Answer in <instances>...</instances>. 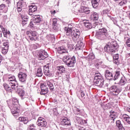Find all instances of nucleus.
I'll use <instances>...</instances> for the list:
<instances>
[{
    "instance_id": "f257e3e1",
    "label": "nucleus",
    "mask_w": 130,
    "mask_h": 130,
    "mask_svg": "<svg viewBox=\"0 0 130 130\" xmlns=\"http://www.w3.org/2000/svg\"><path fill=\"white\" fill-rule=\"evenodd\" d=\"M11 88V90H14L15 92L18 93L19 96L21 97V99H24V96L25 95V91L24 89L22 88V87L19 86L18 82L15 81V82H9Z\"/></svg>"
},
{
    "instance_id": "f03ea898",
    "label": "nucleus",
    "mask_w": 130,
    "mask_h": 130,
    "mask_svg": "<svg viewBox=\"0 0 130 130\" xmlns=\"http://www.w3.org/2000/svg\"><path fill=\"white\" fill-rule=\"evenodd\" d=\"M95 37L100 40L109 39V33L107 32L106 28H100L99 30L95 34Z\"/></svg>"
},
{
    "instance_id": "7ed1b4c3",
    "label": "nucleus",
    "mask_w": 130,
    "mask_h": 130,
    "mask_svg": "<svg viewBox=\"0 0 130 130\" xmlns=\"http://www.w3.org/2000/svg\"><path fill=\"white\" fill-rule=\"evenodd\" d=\"M104 49L106 51L109 52V53L113 54V53L117 51L118 49V44H117V43L115 41H112L105 47Z\"/></svg>"
},
{
    "instance_id": "20e7f679",
    "label": "nucleus",
    "mask_w": 130,
    "mask_h": 130,
    "mask_svg": "<svg viewBox=\"0 0 130 130\" xmlns=\"http://www.w3.org/2000/svg\"><path fill=\"white\" fill-rule=\"evenodd\" d=\"M66 35L69 38H72L75 41H77L81 35V32L78 29L72 30L71 28H68L66 31Z\"/></svg>"
},
{
    "instance_id": "39448f33",
    "label": "nucleus",
    "mask_w": 130,
    "mask_h": 130,
    "mask_svg": "<svg viewBox=\"0 0 130 130\" xmlns=\"http://www.w3.org/2000/svg\"><path fill=\"white\" fill-rule=\"evenodd\" d=\"M7 104L9 108H14V107H18L19 105V101L16 98L7 101Z\"/></svg>"
},
{
    "instance_id": "423d86ee",
    "label": "nucleus",
    "mask_w": 130,
    "mask_h": 130,
    "mask_svg": "<svg viewBox=\"0 0 130 130\" xmlns=\"http://www.w3.org/2000/svg\"><path fill=\"white\" fill-rule=\"evenodd\" d=\"M110 90L113 95L117 96L122 91V87H118L115 85H113L110 88Z\"/></svg>"
},
{
    "instance_id": "0eeeda50",
    "label": "nucleus",
    "mask_w": 130,
    "mask_h": 130,
    "mask_svg": "<svg viewBox=\"0 0 130 130\" xmlns=\"http://www.w3.org/2000/svg\"><path fill=\"white\" fill-rule=\"evenodd\" d=\"M37 56L39 60H43L48 57V54L45 50H40L37 54Z\"/></svg>"
},
{
    "instance_id": "6e6552de",
    "label": "nucleus",
    "mask_w": 130,
    "mask_h": 130,
    "mask_svg": "<svg viewBox=\"0 0 130 130\" xmlns=\"http://www.w3.org/2000/svg\"><path fill=\"white\" fill-rule=\"evenodd\" d=\"M33 18H34V19L32 20H30L29 23V26L31 27H33L35 24H39L42 21V18H40V16L39 15L33 16Z\"/></svg>"
},
{
    "instance_id": "1a4fd4ad",
    "label": "nucleus",
    "mask_w": 130,
    "mask_h": 130,
    "mask_svg": "<svg viewBox=\"0 0 130 130\" xmlns=\"http://www.w3.org/2000/svg\"><path fill=\"white\" fill-rule=\"evenodd\" d=\"M44 73L45 76L49 78L53 77V72L49 71V66H48V65L44 66Z\"/></svg>"
},
{
    "instance_id": "9d476101",
    "label": "nucleus",
    "mask_w": 130,
    "mask_h": 130,
    "mask_svg": "<svg viewBox=\"0 0 130 130\" xmlns=\"http://www.w3.org/2000/svg\"><path fill=\"white\" fill-rule=\"evenodd\" d=\"M25 7L26 2L22 0L19 1L17 4V12L18 13H21V12H22V10H23V9H25Z\"/></svg>"
},
{
    "instance_id": "9b49d317",
    "label": "nucleus",
    "mask_w": 130,
    "mask_h": 130,
    "mask_svg": "<svg viewBox=\"0 0 130 130\" xmlns=\"http://www.w3.org/2000/svg\"><path fill=\"white\" fill-rule=\"evenodd\" d=\"M18 78L19 81L21 83H26V81H27V74L20 71L18 74Z\"/></svg>"
},
{
    "instance_id": "f8f14e48",
    "label": "nucleus",
    "mask_w": 130,
    "mask_h": 130,
    "mask_svg": "<svg viewBox=\"0 0 130 130\" xmlns=\"http://www.w3.org/2000/svg\"><path fill=\"white\" fill-rule=\"evenodd\" d=\"M26 34L27 35H28V37H29L30 40L31 41L33 40H37V38H38V36H37V32H36V31H32L31 30L30 31H27L26 32Z\"/></svg>"
},
{
    "instance_id": "ddd939ff",
    "label": "nucleus",
    "mask_w": 130,
    "mask_h": 130,
    "mask_svg": "<svg viewBox=\"0 0 130 130\" xmlns=\"http://www.w3.org/2000/svg\"><path fill=\"white\" fill-rule=\"evenodd\" d=\"M10 109H11V113H12L15 118L20 116V108H18V107L10 108Z\"/></svg>"
},
{
    "instance_id": "4468645a",
    "label": "nucleus",
    "mask_w": 130,
    "mask_h": 130,
    "mask_svg": "<svg viewBox=\"0 0 130 130\" xmlns=\"http://www.w3.org/2000/svg\"><path fill=\"white\" fill-rule=\"evenodd\" d=\"M57 72H56V76H60L66 73V68L63 66H58L56 68Z\"/></svg>"
},
{
    "instance_id": "2eb2a0df",
    "label": "nucleus",
    "mask_w": 130,
    "mask_h": 130,
    "mask_svg": "<svg viewBox=\"0 0 130 130\" xmlns=\"http://www.w3.org/2000/svg\"><path fill=\"white\" fill-rule=\"evenodd\" d=\"M122 118L125 121L124 123L125 127H130V117L126 114H123Z\"/></svg>"
},
{
    "instance_id": "dca6fc26",
    "label": "nucleus",
    "mask_w": 130,
    "mask_h": 130,
    "mask_svg": "<svg viewBox=\"0 0 130 130\" xmlns=\"http://www.w3.org/2000/svg\"><path fill=\"white\" fill-rule=\"evenodd\" d=\"M38 121V126H41V127H46V125H47V122L45 119H43L41 117L39 118Z\"/></svg>"
},
{
    "instance_id": "f3484780",
    "label": "nucleus",
    "mask_w": 130,
    "mask_h": 130,
    "mask_svg": "<svg viewBox=\"0 0 130 130\" xmlns=\"http://www.w3.org/2000/svg\"><path fill=\"white\" fill-rule=\"evenodd\" d=\"M57 51L59 54H66L68 52V50H67V48H66V47L64 46L58 47L57 49Z\"/></svg>"
},
{
    "instance_id": "a211bd4d",
    "label": "nucleus",
    "mask_w": 130,
    "mask_h": 130,
    "mask_svg": "<svg viewBox=\"0 0 130 130\" xmlns=\"http://www.w3.org/2000/svg\"><path fill=\"white\" fill-rule=\"evenodd\" d=\"M76 63V57L73 56L71 57L70 60H69L67 63L66 64L68 67H70L71 68H74L75 67V64Z\"/></svg>"
},
{
    "instance_id": "6ab92c4d",
    "label": "nucleus",
    "mask_w": 130,
    "mask_h": 130,
    "mask_svg": "<svg viewBox=\"0 0 130 130\" xmlns=\"http://www.w3.org/2000/svg\"><path fill=\"white\" fill-rule=\"evenodd\" d=\"M105 76L107 80H113V74L109 71V70H106L105 71Z\"/></svg>"
},
{
    "instance_id": "aec40b11",
    "label": "nucleus",
    "mask_w": 130,
    "mask_h": 130,
    "mask_svg": "<svg viewBox=\"0 0 130 130\" xmlns=\"http://www.w3.org/2000/svg\"><path fill=\"white\" fill-rule=\"evenodd\" d=\"M41 91L40 92L41 95H45L48 93V87H47L44 84H41Z\"/></svg>"
},
{
    "instance_id": "412c9836",
    "label": "nucleus",
    "mask_w": 130,
    "mask_h": 130,
    "mask_svg": "<svg viewBox=\"0 0 130 130\" xmlns=\"http://www.w3.org/2000/svg\"><path fill=\"white\" fill-rule=\"evenodd\" d=\"M61 124L62 125H70L71 124V121L67 117H62L61 118Z\"/></svg>"
},
{
    "instance_id": "4be33fe9",
    "label": "nucleus",
    "mask_w": 130,
    "mask_h": 130,
    "mask_svg": "<svg viewBox=\"0 0 130 130\" xmlns=\"http://www.w3.org/2000/svg\"><path fill=\"white\" fill-rule=\"evenodd\" d=\"M93 83L95 86H98L100 88H102L103 85H104V79L93 81Z\"/></svg>"
},
{
    "instance_id": "5701e85b",
    "label": "nucleus",
    "mask_w": 130,
    "mask_h": 130,
    "mask_svg": "<svg viewBox=\"0 0 130 130\" xmlns=\"http://www.w3.org/2000/svg\"><path fill=\"white\" fill-rule=\"evenodd\" d=\"M79 12L80 13H85V14H90L91 10H90V8L86 6H82Z\"/></svg>"
},
{
    "instance_id": "b1692460",
    "label": "nucleus",
    "mask_w": 130,
    "mask_h": 130,
    "mask_svg": "<svg viewBox=\"0 0 130 130\" xmlns=\"http://www.w3.org/2000/svg\"><path fill=\"white\" fill-rule=\"evenodd\" d=\"M104 78H103V76H102V75L100 74L99 72H96L94 74V78L93 79V81H98L99 80H102Z\"/></svg>"
},
{
    "instance_id": "393cba45",
    "label": "nucleus",
    "mask_w": 130,
    "mask_h": 130,
    "mask_svg": "<svg viewBox=\"0 0 130 130\" xmlns=\"http://www.w3.org/2000/svg\"><path fill=\"white\" fill-rule=\"evenodd\" d=\"M20 17L22 19V21L21 22L22 26H25V25H26V24L28 23V17L22 14L20 15Z\"/></svg>"
},
{
    "instance_id": "a878e982",
    "label": "nucleus",
    "mask_w": 130,
    "mask_h": 130,
    "mask_svg": "<svg viewBox=\"0 0 130 130\" xmlns=\"http://www.w3.org/2000/svg\"><path fill=\"white\" fill-rule=\"evenodd\" d=\"M36 11H37V6L31 5L29 7V15H30V16H32V15H33V13H35Z\"/></svg>"
},
{
    "instance_id": "bb28decb",
    "label": "nucleus",
    "mask_w": 130,
    "mask_h": 130,
    "mask_svg": "<svg viewBox=\"0 0 130 130\" xmlns=\"http://www.w3.org/2000/svg\"><path fill=\"white\" fill-rule=\"evenodd\" d=\"M101 0H91V4L94 9H97L100 5V2Z\"/></svg>"
},
{
    "instance_id": "cd10ccee",
    "label": "nucleus",
    "mask_w": 130,
    "mask_h": 130,
    "mask_svg": "<svg viewBox=\"0 0 130 130\" xmlns=\"http://www.w3.org/2000/svg\"><path fill=\"white\" fill-rule=\"evenodd\" d=\"M90 19L93 21H97L99 19V14L96 12H93L90 15Z\"/></svg>"
},
{
    "instance_id": "c85d7f7f",
    "label": "nucleus",
    "mask_w": 130,
    "mask_h": 130,
    "mask_svg": "<svg viewBox=\"0 0 130 130\" xmlns=\"http://www.w3.org/2000/svg\"><path fill=\"white\" fill-rule=\"evenodd\" d=\"M120 77V69H117L114 77H113V80L116 81V80H118V78Z\"/></svg>"
},
{
    "instance_id": "c756f323",
    "label": "nucleus",
    "mask_w": 130,
    "mask_h": 130,
    "mask_svg": "<svg viewBox=\"0 0 130 130\" xmlns=\"http://www.w3.org/2000/svg\"><path fill=\"white\" fill-rule=\"evenodd\" d=\"M116 124L117 127L118 128L119 130H125L124 129V127L122 125V124H121V122L120 120H117L116 121Z\"/></svg>"
},
{
    "instance_id": "7c9ffc66",
    "label": "nucleus",
    "mask_w": 130,
    "mask_h": 130,
    "mask_svg": "<svg viewBox=\"0 0 130 130\" xmlns=\"http://www.w3.org/2000/svg\"><path fill=\"white\" fill-rule=\"evenodd\" d=\"M72 58H71V56L69 54V52H68L65 54V56H64L63 58V61L64 62V63H67Z\"/></svg>"
},
{
    "instance_id": "2f4dec72",
    "label": "nucleus",
    "mask_w": 130,
    "mask_h": 130,
    "mask_svg": "<svg viewBox=\"0 0 130 130\" xmlns=\"http://www.w3.org/2000/svg\"><path fill=\"white\" fill-rule=\"evenodd\" d=\"M18 120L19 121H21V122H23L24 123V124H27L28 122H29V120H28V117H20L18 118Z\"/></svg>"
},
{
    "instance_id": "473e14b6",
    "label": "nucleus",
    "mask_w": 130,
    "mask_h": 130,
    "mask_svg": "<svg viewBox=\"0 0 130 130\" xmlns=\"http://www.w3.org/2000/svg\"><path fill=\"white\" fill-rule=\"evenodd\" d=\"M2 32L4 37L6 38H10V37L11 36V32H10V30H8V29H6Z\"/></svg>"
},
{
    "instance_id": "72a5a7b5",
    "label": "nucleus",
    "mask_w": 130,
    "mask_h": 130,
    "mask_svg": "<svg viewBox=\"0 0 130 130\" xmlns=\"http://www.w3.org/2000/svg\"><path fill=\"white\" fill-rule=\"evenodd\" d=\"M46 84L47 86L49 87V89H50L51 92H52V91H54V86H53V84L52 83H51L50 81H47Z\"/></svg>"
},
{
    "instance_id": "f704fd0d",
    "label": "nucleus",
    "mask_w": 130,
    "mask_h": 130,
    "mask_svg": "<svg viewBox=\"0 0 130 130\" xmlns=\"http://www.w3.org/2000/svg\"><path fill=\"white\" fill-rule=\"evenodd\" d=\"M8 8L6 7V5L4 4L0 5V11L4 12V13H7L8 12Z\"/></svg>"
},
{
    "instance_id": "c9c22d12",
    "label": "nucleus",
    "mask_w": 130,
    "mask_h": 130,
    "mask_svg": "<svg viewBox=\"0 0 130 130\" xmlns=\"http://www.w3.org/2000/svg\"><path fill=\"white\" fill-rule=\"evenodd\" d=\"M74 113H75L76 115H82V110L76 108L74 110Z\"/></svg>"
},
{
    "instance_id": "e433bc0d",
    "label": "nucleus",
    "mask_w": 130,
    "mask_h": 130,
    "mask_svg": "<svg viewBox=\"0 0 130 130\" xmlns=\"http://www.w3.org/2000/svg\"><path fill=\"white\" fill-rule=\"evenodd\" d=\"M8 81L10 82V83H15V82H17V80L15 76H9L8 77Z\"/></svg>"
},
{
    "instance_id": "4c0bfd02",
    "label": "nucleus",
    "mask_w": 130,
    "mask_h": 130,
    "mask_svg": "<svg viewBox=\"0 0 130 130\" xmlns=\"http://www.w3.org/2000/svg\"><path fill=\"white\" fill-rule=\"evenodd\" d=\"M109 12H110V10L109 9H105L103 11V12L102 14L104 17L105 16H107V17H110L111 16H109Z\"/></svg>"
},
{
    "instance_id": "58836bf2",
    "label": "nucleus",
    "mask_w": 130,
    "mask_h": 130,
    "mask_svg": "<svg viewBox=\"0 0 130 130\" xmlns=\"http://www.w3.org/2000/svg\"><path fill=\"white\" fill-rule=\"evenodd\" d=\"M42 75H43V73H42V69H41V68H39L37 71L36 76L42 77Z\"/></svg>"
},
{
    "instance_id": "ea45409f",
    "label": "nucleus",
    "mask_w": 130,
    "mask_h": 130,
    "mask_svg": "<svg viewBox=\"0 0 130 130\" xmlns=\"http://www.w3.org/2000/svg\"><path fill=\"white\" fill-rule=\"evenodd\" d=\"M4 87L6 91H8V92H12V87H10L9 85L7 84H4Z\"/></svg>"
},
{
    "instance_id": "a19ab883",
    "label": "nucleus",
    "mask_w": 130,
    "mask_h": 130,
    "mask_svg": "<svg viewBox=\"0 0 130 130\" xmlns=\"http://www.w3.org/2000/svg\"><path fill=\"white\" fill-rule=\"evenodd\" d=\"M84 45V44L81 41H79L77 42L76 45L77 47H78L79 49H81V47H83Z\"/></svg>"
},
{
    "instance_id": "79ce46f5",
    "label": "nucleus",
    "mask_w": 130,
    "mask_h": 130,
    "mask_svg": "<svg viewBox=\"0 0 130 130\" xmlns=\"http://www.w3.org/2000/svg\"><path fill=\"white\" fill-rule=\"evenodd\" d=\"M127 3V1L126 0H122L118 4V7H123V6H125V4Z\"/></svg>"
},
{
    "instance_id": "37998d69",
    "label": "nucleus",
    "mask_w": 130,
    "mask_h": 130,
    "mask_svg": "<svg viewBox=\"0 0 130 130\" xmlns=\"http://www.w3.org/2000/svg\"><path fill=\"white\" fill-rule=\"evenodd\" d=\"M84 25L87 29H92V24L89 22H84Z\"/></svg>"
},
{
    "instance_id": "c03bdc74",
    "label": "nucleus",
    "mask_w": 130,
    "mask_h": 130,
    "mask_svg": "<svg viewBox=\"0 0 130 130\" xmlns=\"http://www.w3.org/2000/svg\"><path fill=\"white\" fill-rule=\"evenodd\" d=\"M87 58L92 60V59H94L95 58V55L93 53H90L88 56Z\"/></svg>"
},
{
    "instance_id": "a18cd8bd",
    "label": "nucleus",
    "mask_w": 130,
    "mask_h": 130,
    "mask_svg": "<svg viewBox=\"0 0 130 130\" xmlns=\"http://www.w3.org/2000/svg\"><path fill=\"white\" fill-rule=\"evenodd\" d=\"M8 51H9L8 48H6L5 47L2 48V52L3 54H7V53H8Z\"/></svg>"
},
{
    "instance_id": "49530a36",
    "label": "nucleus",
    "mask_w": 130,
    "mask_h": 130,
    "mask_svg": "<svg viewBox=\"0 0 130 130\" xmlns=\"http://www.w3.org/2000/svg\"><path fill=\"white\" fill-rule=\"evenodd\" d=\"M120 84L123 86L126 84V80L124 78H121L120 80Z\"/></svg>"
},
{
    "instance_id": "de8ad7c7",
    "label": "nucleus",
    "mask_w": 130,
    "mask_h": 130,
    "mask_svg": "<svg viewBox=\"0 0 130 130\" xmlns=\"http://www.w3.org/2000/svg\"><path fill=\"white\" fill-rule=\"evenodd\" d=\"M76 120L77 121V122L79 123V124H82V123L83 122V119H82V118L80 117L76 116L75 117Z\"/></svg>"
},
{
    "instance_id": "09e8293b",
    "label": "nucleus",
    "mask_w": 130,
    "mask_h": 130,
    "mask_svg": "<svg viewBox=\"0 0 130 130\" xmlns=\"http://www.w3.org/2000/svg\"><path fill=\"white\" fill-rule=\"evenodd\" d=\"M53 29L54 31H57L59 30V25L58 24H55L53 25Z\"/></svg>"
},
{
    "instance_id": "8fccbe9b",
    "label": "nucleus",
    "mask_w": 130,
    "mask_h": 130,
    "mask_svg": "<svg viewBox=\"0 0 130 130\" xmlns=\"http://www.w3.org/2000/svg\"><path fill=\"white\" fill-rule=\"evenodd\" d=\"M110 116H113L114 117H117L116 112H115L113 110L110 111Z\"/></svg>"
},
{
    "instance_id": "3c124183",
    "label": "nucleus",
    "mask_w": 130,
    "mask_h": 130,
    "mask_svg": "<svg viewBox=\"0 0 130 130\" xmlns=\"http://www.w3.org/2000/svg\"><path fill=\"white\" fill-rule=\"evenodd\" d=\"M116 118V117H113L112 116H109V121H111V122H113L114 123V120Z\"/></svg>"
},
{
    "instance_id": "603ef678",
    "label": "nucleus",
    "mask_w": 130,
    "mask_h": 130,
    "mask_svg": "<svg viewBox=\"0 0 130 130\" xmlns=\"http://www.w3.org/2000/svg\"><path fill=\"white\" fill-rule=\"evenodd\" d=\"M30 130H36V126L34 124H31L29 125Z\"/></svg>"
},
{
    "instance_id": "864d4df0",
    "label": "nucleus",
    "mask_w": 130,
    "mask_h": 130,
    "mask_svg": "<svg viewBox=\"0 0 130 130\" xmlns=\"http://www.w3.org/2000/svg\"><path fill=\"white\" fill-rule=\"evenodd\" d=\"M3 45L4 46V47L5 48H9V41L8 40H6L4 42V43H3Z\"/></svg>"
},
{
    "instance_id": "5fc2aeb1",
    "label": "nucleus",
    "mask_w": 130,
    "mask_h": 130,
    "mask_svg": "<svg viewBox=\"0 0 130 130\" xmlns=\"http://www.w3.org/2000/svg\"><path fill=\"white\" fill-rule=\"evenodd\" d=\"M32 46L34 49H37L39 47H40V46L38 44H33Z\"/></svg>"
},
{
    "instance_id": "6e6d98bb",
    "label": "nucleus",
    "mask_w": 130,
    "mask_h": 130,
    "mask_svg": "<svg viewBox=\"0 0 130 130\" xmlns=\"http://www.w3.org/2000/svg\"><path fill=\"white\" fill-rule=\"evenodd\" d=\"M126 45L128 47H130V38H127L126 41Z\"/></svg>"
},
{
    "instance_id": "4d7b16f0",
    "label": "nucleus",
    "mask_w": 130,
    "mask_h": 130,
    "mask_svg": "<svg viewBox=\"0 0 130 130\" xmlns=\"http://www.w3.org/2000/svg\"><path fill=\"white\" fill-rule=\"evenodd\" d=\"M95 28H98L99 29H99H100V28H103L102 24L101 23H99L98 24H97L95 26Z\"/></svg>"
},
{
    "instance_id": "13d9d810",
    "label": "nucleus",
    "mask_w": 130,
    "mask_h": 130,
    "mask_svg": "<svg viewBox=\"0 0 130 130\" xmlns=\"http://www.w3.org/2000/svg\"><path fill=\"white\" fill-rule=\"evenodd\" d=\"M57 25V19H53V25Z\"/></svg>"
},
{
    "instance_id": "bf43d9fd",
    "label": "nucleus",
    "mask_w": 130,
    "mask_h": 130,
    "mask_svg": "<svg viewBox=\"0 0 130 130\" xmlns=\"http://www.w3.org/2000/svg\"><path fill=\"white\" fill-rule=\"evenodd\" d=\"M0 28H1L2 32L7 29V28H6V27H5V26H3V25H2V24L0 25Z\"/></svg>"
},
{
    "instance_id": "052dcab7",
    "label": "nucleus",
    "mask_w": 130,
    "mask_h": 130,
    "mask_svg": "<svg viewBox=\"0 0 130 130\" xmlns=\"http://www.w3.org/2000/svg\"><path fill=\"white\" fill-rule=\"evenodd\" d=\"M80 94L82 98H84V97H85V92H84V91L81 90Z\"/></svg>"
},
{
    "instance_id": "680f3d73",
    "label": "nucleus",
    "mask_w": 130,
    "mask_h": 130,
    "mask_svg": "<svg viewBox=\"0 0 130 130\" xmlns=\"http://www.w3.org/2000/svg\"><path fill=\"white\" fill-rule=\"evenodd\" d=\"M113 58L114 60H118V54H115V56H114Z\"/></svg>"
},
{
    "instance_id": "e2e57ef3",
    "label": "nucleus",
    "mask_w": 130,
    "mask_h": 130,
    "mask_svg": "<svg viewBox=\"0 0 130 130\" xmlns=\"http://www.w3.org/2000/svg\"><path fill=\"white\" fill-rule=\"evenodd\" d=\"M113 62L115 64H117V66H118V64H119V62L118 60H114Z\"/></svg>"
},
{
    "instance_id": "0e129e2a",
    "label": "nucleus",
    "mask_w": 130,
    "mask_h": 130,
    "mask_svg": "<svg viewBox=\"0 0 130 130\" xmlns=\"http://www.w3.org/2000/svg\"><path fill=\"white\" fill-rule=\"evenodd\" d=\"M81 124H87V120H82V123H81Z\"/></svg>"
},
{
    "instance_id": "69168bd1",
    "label": "nucleus",
    "mask_w": 130,
    "mask_h": 130,
    "mask_svg": "<svg viewBox=\"0 0 130 130\" xmlns=\"http://www.w3.org/2000/svg\"><path fill=\"white\" fill-rule=\"evenodd\" d=\"M113 22L115 25H117V21H116L115 19H113Z\"/></svg>"
},
{
    "instance_id": "338daca9",
    "label": "nucleus",
    "mask_w": 130,
    "mask_h": 130,
    "mask_svg": "<svg viewBox=\"0 0 130 130\" xmlns=\"http://www.w3.org/2000/svg\"><path fill=\"white\" fill-rule=\"evenodd\" d=\"M51 14H55L56 13V11L55 10H54L53 12L51 11Z\"/></svg>"
},
{
    "instance_id": "774afa93",
    "label": "nucleus",
    "mask_w": 130,
    "mask_h": 130,
    "mask_svg": "<svg viewBox=\"0 0 130 130\" xmlns=\"http://www.w3.org/2000/svg\"><path fill=\"white\" fill-rule=\"evenodd\" d=\"M81 128L82 129V130H86V127H81Z\"/></svg>"
}]
</instances>
